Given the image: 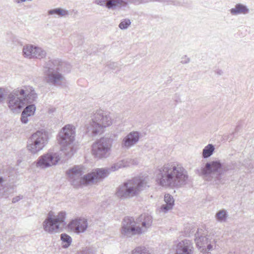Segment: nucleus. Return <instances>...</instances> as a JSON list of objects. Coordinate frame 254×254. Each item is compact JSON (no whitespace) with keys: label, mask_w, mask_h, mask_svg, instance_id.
Listing matches in <instances>:
<instances>
[{"label":"nucleus","mask_w":254,"mask_h":254,"mask_svg":"<svg viewBox=\"0 0 254 254\" xmlns=\"http://www.w3.org/2000/svg\"><path fill=\"white\" fill-rule=\"evenodd\" d=\"M61 239L64 244L63 247L64 248H68L72 242L71 237L65 233L61 235Z\"/></svg>","instance_id":"27"},{"label":"nucleus","mask_w":254,"mask_h":254,"mask_svg":"<svg viewBox=\"0 0 254 254\" xmlns=\"http://www.w3.org/2000/svg\"><path fill=\"white\" fill-rule=\"evenodd\" d=\"M157 184L165 188H179L188 183L189 175L183 165L169 162L158 167L155 172Z\"/></svg>","instance_id":"1"},{"label":"nucleus","mask_w":254,"mask_h":254,"mask_svg":"<svg viewBox=\"0 0 254 254\" xmlns=\"http://www.w3.org/2000/svg\"><path fill=\"white\" fill-rule=\"evenodd\" d=\"M112 146L111 139L102 137L93 143L91 149L92 154L96 158H106L110 154Z\"/></svg>","instance_id":"11"},{"label":"nucleus","mask_w":254,"mask_h":254,"mask_svg":"<svg viewBox=\"0 0 254 254\" xmlns=\"http://www.w3.org/2000/svg\"><path fill=\"white\" fill-rule=\"evenodd\" d=\"M153 1H159L161 2H164L165 1V0H140V1H139V2H140L141 4L148 3Z\"/></svg>","instance_id":"37"},{"label":"nucleus","mask_w":254,"mask_h":254,"mask_svg":"<svg viewBox=\"0 0 254 254\" xmlns=\"http://www.w3.org/2000/svg\"><path fill=\"white\" fill-rule=\"evenodd\" d=\"M48 133L44 130H38L28 139L27 148L31 154H35L43 150L48 144Z\"/></svg>","instance_id":"9"},{"label":"nucleus","mask_w":254,"mask_h":254,"mask_svg":"<svg viewBox=\"0 0 254 254\" xmlns=\"http://www.w3.org/2000/svg\"><path fill=\"white\" fill-rule=\"evenodd\" d=\"M48 14L53 15L55 17H65L69 14V11L62 8H56L48 10Z\"/></svg>","instance_id":"24"},{"label":"nucleus","mask_w":254,"mask_h":254,"mask_svg":"<svg viewBox=\"0 0 254 254\" xmlns=\"http://www.w3.org/2000/svg\"><path fill=\"white\" fill-rule=\"evenodd\" d=\"M37 98L34 88L30 86H23L10 92L7 96V104L13 112L21 109L26 105L34 103Z\"/></svg>","instance_id":"3"},{"label":"nucleus","mask_w":254,"mask_h":254,"mask_svg":"<svg viewBox=\"0 0 254 254\" xmlns=\"http://www.w3.org/2000/svg\"><path fill=\"white\" fill-rule=\"evenodd\" d=\"M6 180L2 177H0V197L7 198L13 193V188L6 183Z\"/></svg>","instance_id":"20"},{"label":"nucleus","mask_w":254,"mask_h":254,"mask_svg":"<svg viewBox=\"0 0 254 254\" xmlns=\"http://www.w3.org/2000/svg\"><path fill=\"white\" fill-rule=\"evenodd\" d=\"M132 162L133 160L129 158L124 159L118 162L121 168L129 166Z\"/></svg>","instance_id":"29"},{"label":"nucleus","mask_w":254,"mask_h":254,"mask_svg":"<svg viewBox=\"0 0 254 254\" xmlns=\"http://www.w3.org/2000/svg\"><path fill=\"white\" fill-rule=\"evenodd\" d=\"M75 127L72 125L64 126L59 132L57 140L61 146L59 151L65 158H70L76 151L74 146Z\"/></svg>","instance_id":"5"},{"label":"nucleus","mask_w":254,"mask_h":254,"mask_svg":"<svg viewBox=\"0 0 254 254\" xmlns=\"http://www.w3.org/2000/svg\"><path fill=\"white\" fill-rule=\"evenodd\" d=\"M229 254H232L231 253H229Z\"/></svg>","instance_id":"44"},{"label":"nucleus","mask_w":254,"mask_h":254,"mask_svg":"<svg viewBox=\"0 0 254 254\" xmlns=\"http://www.w3.org/2000/svg\"><path fill=\"white\" fill-rule=\"evenodd\" d=\"M113 120L108 113L101 110H97L91 116V121L87 127V133L91 136L102 133L105 128L112 125Z\"/></svg>","instance_id":"6"},{"label":"nucleus","mask_w":254,"mask_h":254,"mask_svg":"<svg viewBox=\"0 0 254 254\" xmlns=\"http://www.w3.org/2000/svg\"><path fill=\"white\" fill-rule=\"evenodd\" d=\"M29 116L26 114L23 115V113L22 112L21 115V121L24 124H27L28 122V117Z\"/></svg>","instance_id":"36"},{"label":"nucleus","mask_w":254,"mask_h":254,"mask_svg":"<svg viewBox=\"0 0 254 254\" xmlns=\"http://www.w3.org/2000/svg\"><path fill=\"white\" fill-rule=\"evenodd\" d=\"M230 13L233 15L239 14H247L250 12V9L245 5L242 3H237L234 8L230 10Z\"/></svg>","instance_id":"22"},{"label":"nucleus","mask_w":254,"mask_h":254,"mask_svg":"<svg viewBox=\"0 0 254 254\" xmlns=\"http://www.w3.org/2000/svg\"><path fill=\"white\" fill-rule=\"evenodd\" d=\"M66 213L61 211L58 215H54V212L50 211L43 222L44 231L50 234H55L60 232L65 225Z\"/></svg>","instance_id":"8"},{"label":"nucleus","mask_w":254,"mask_h":254,"mask_svg":"<svg viewBox=\"0 0 254 254\" xmlns=\"http://www.w3.org/2000/svg\"><path fill=\"white\" fill-rule=\"evenodd\" d=\"M216 240L213 239L212 241L209 240L208 243L207 244V250L212 251L214 248H216Z\"/></svg>","instance_id":"34"},{"label":"nucleus","mask_w":254,"mask_h":254,"mask_svg":"<svg viewBox=\"0 0 254 254\" xmlns=\"http://www.w3.org/2000/svg\"><path fill=\"white\" fill-rule=\"evenodd\" d=\"M77 254H93V252L90 248H85L81 251H79Z\"/></svg>","instance_id":"35"},{"label":"nucleus","mask_w":254,"mask_h":254,"mask_svg":"<svg viewBox=\"0 0 254 254\" xmlns=\"http://www.w3.org/2000/svg\"><path fill=\"white\" fill-rule=\"evenodd\" d=\"M140 134L138 131H132L124 136L121 142L123 149L128 150L134 146L139 142Z\"/></svg>","instance_id":"15"},{"label":"nucleus","mask_w":254,"mask_h":254,"mask_svg":"<svg viewBox=\"0 0 254 254\" xmlns=\"http://www.w3.org/2000/svg\"><path fill=\"white\" fill-rule=\"evenodd\" d=\"M215 150V147L212 144H208L202 150V156L203 158H207L211 156Z\"/></svg>","instance_id":"25"},{"label":"nucleus","mask_w":254,"mask_h":254,"mask_svg":"<svg viewBox=\"0 0 254 254\" xmlns=\"http://www.w3.org/2000/svg\"><path fill=\"white\" fill-rule=\"evenodd\" d=\"M121 233L125 236L130 237L133 235L143 233V231L139 226H136L133 218L127 217L122 222Z\"/></svg>","instance_id":"13"},{"label":"nucleus","mask_w":254,"mask_h":254,"mask_svg":"<svg viewBox=\"0 0 254 254\" xmlns=\"http://www.w3.org/2000/svg\"><path fill=\"white\" fill-rule=\"evenodd\" d=\"M23 56L29 59H42L47 55V52L42 48L32 44H28L23 46L22 49Z\"/></svg>","instance_id":"14"},{"label":"nucleus","mask_w":254,"mask_h":254,"mask_svg":"<svg viewBox=\"0 0 254 254\" xmlns=\"http://www.w3.org/2000/svg\"><path fill=\"white\" fill-rule=\"evenodd\" d=\"M215 73L219 76L222 75L223 74V71L219 68H217L215 71Z\"/></svg>","instance_id":"40"},{"label":"nucleus","mask_w":254,"mask_h":254,"mask_svg":"<svg viewBox=\"0 0 254 254\" xmlns=\"http://www.w3.org/2000/svg\"><path fill=\"white\" fill-rule=\"evenodd\" d=\"M230 169L228 165L222 164L219 160H215L206 163L201 168V173L205 177L214 176L215 181H220L222 175Z\"/></svg>","instance_id":"10"},{"label":"nucleus","mask_w":254,"mask_h":254,"mask_svg":"<svg viewBox=\"0 0 254 254\" xmlns=\"http://www.w3.org/2000/svg\"><path fill=\"white\" fill-rule=\"evenodd\" d=\"M87 227V219L83 217L73 219L68 224V229L72 232L77 234L85 232Z\"/></svg>","instance_id":"16"},{"label":"nucleus","mask_w":254,"mask_h":254,"mask_svg":"<svg viewBox=\"0 0 254 254\" xmlns=\"http://www.w3.org/2000/svg\"><path fill=\"white\" fill-rule=\"evenodd\" d=\"M29 104L23 110L22 113L23 115L26 114L29 116H31L34 115L35 112L36 107L33 103Z\"/></svg>","instance_id":"28"},{"label":"nucleus","mask_w":254,"mask_h":254,"mask_svg":"<svg viewBox=\"0 0 254 254\" xmlns=\"http://www.w3.org/2000/svg\"><path fill=\"white\" fill-rule=\"evenodd\" d=\"M193 246L190 241L183 240L179 243L177 246L176 254H193Z\"/></svg>","instance_id":"19"},{"label":"nucleus","mask_w":254,"mask_h":254,"mask_svg":"<svg viewBox=\"0 0 254 254\" xmlns=\"http://www.w3.org/2000/svg\"><path fill=\"white\" fill-rule=\"evenodd\" d=\"M190 62V59L187 56H184L182 58V61L181 63L183 64H186Z\"/></svg>","instance_id":"38"},{"label":"nucleus","mask_w":254,"mask_h":254,"mask_svg":"<svg viewBox=\"0 0 254 254\" xmlns=\"http://www.w3.org/2000/svg\"><path fill=\"white\" fill-rule=\"evenodd\" d=\"M139 220L141 222L142 227H140L144 233L149 228L152 223V217L147 214H143L140 215Z\"/></svg>","instance_id":"23"},{"label":"nucleus","mask_w":254,"mask_h":254,"mask_svg":"<svg viewBox=\"0 0 254 254\" xmlns=\"http://www.w3.org/2000/svg\"><path fill=\"white\" fill-rule=\"evenodd\" d=\"M7 89L4 88H0V103L3 101L7 94Z\"/></svg>","instance_id":"33"},{"label":"nucleus","mask_w":254,"mask_h":254,"mask_svg":"<svg viewBox=\"0 0 254 254\" xmlns=\"http://www.w3.org/2000/svg\"><path fill=\"white\" fill-rule=\"evenodd\" d=\"M67 159L65 156L60 152H50L40 156L35 162L37 168L42 169H46L53 165H56L61 159Z\"/></svg>","instance_id":"12"},{"label":"nucleus","mask_w":254,"mask_h":254,"mask_svg":"<svg viewBox=\"0 0 254 254\" xmlns=\"http://www.w3.org/2000/svg\"><path fill=\"white\" fill-rule=\"evenodd\" d=\"M121 167L117 162L109 168H97L95 169L97 182L102 181L111 173L117 171Z\"/></svg>","instance_id":"17"},{"label":"nucleus","mask_w":254,"mask_h":254,"mask_svg":"<svg viewBox=\"0 0 254 254\" xmlns=\"http://www.w3.org/2000/svg\"><path fill=\"white\" fill-rule=\"evenodd\" d=\"M131 22L129 19H125L120 23L119 27L121 29H126L130 25Z\"/></svg>","instance_id":"30"},{"label":"nucleus","mask_w":254,"mask_h":254,"mask_svg":"<svg viewBox=\"0 0 254 254\" xmlns=\"http://www.w3.org/2000/svg\"><path fill=\"white\" fill-rule=\"evenodd\" d=\"M139 1H140V0H131L130 1L135 4H140V2H139Z\"/></svg>","instance_id":"41"},{"label":"nucleus","mask_w":254,"mask_h":254,"mask_svg":"<svg viewBox=\"0 0 254 254\" xmlns=\"http://www.w3.org/2000/svg\"><path fill=\"white\" fill-rule=\"evenodd\" d=\"M149 187L146 179L135 177L124 182L117 189L116 195L122 199L132 198Z\"/></svg>","instance_id":"4"},{"label":"nucleus","mask_w":254,"mask_h":254,"mask_svg":"<svg viewBox=\"0 0 254 254\" xmlns=\"http://www.w3.org/2000/svg\"><path fill=\"white\" fill-rule=\"evenodd\" d=\"M228 217V215L226 210L225 209H222L218 211L215 215L216 220L219 222H225L227 220Z\"/></svg>","instance_id":"26"},{"label":"nucleus","mask_w":254,"mask_h":254,"mask_svg":"<svg viewBox=\"0 0 254 254\" xmlns=\"http://www.w3.org/2000/svg\"><path fill=\"white\" fill-rule=\"evenodd\" d=\"M55 110H56V109L54 108H50L48 110V113L50 114L54 113L55 111Z\"/></svg>","instance_id":"43"},{"label":"nucleus","mask_w":254,"mask_h":254,"mask_svg":"<svg viewBox=\"0 0 254 254\" xmlns=\"http://www.w3.org/2000/svg\"><path fill=\"white\" fill-rule=\"evenodd\" d=\"M23 198L22 195H18L16 197H14L12 199V203H15L16 202H18L19 200L22 199Z\"/></svg>","instance_id":"39"},{"label":"nucleus","mask_w":254,"mask_h":254,"mask_svg":"<svg viewBox=\"0 0 254 254\" xmlns=\"http://www.w3.org/2000/svg\"><path fill=\"white\" fill-rule=\"evenodd\" d=\"M164 202L165 203L171 205L173 206L174 205V199L173 197L170 194H165L164 195Z\"/></svg>","instance_id":"31"},{"label":"nucleus","mask_w":254,"mask_h":254,"mask_svg":"<svg viewBox=\"0 0 254 254\" xmlns=\"http://www.w3.org/2000/svg\"><path fill=\"white\" fill-rule=\"evenodd\" d=\"M66 174L71 185L75 188L98 183L95 170L82 177L81 176L83 174L82 168L77 166L69 169L66 172Z\"/></svg>","instance_id":"7"},{"label":"nucleus","mask_w":254,"mask_h":254,"mask_svg":"<svg viewBox=\"0 0 254 254\" xmlns=\"http://www.w3.org/2000/svg\"><path fill=\"white\" fill-rule=\"evenodd\" d=\"M202 251H203L202 252V254H210V253L208 251H207L206 249H202Z\"/></svg>","instance_id":"42"},{"label":"nucleus","mask_w":254,"mask_h":254,"mask_svg":"<svg viewBox=\"0 0 254 254\" xmlns=\"http://www.w3.org/2000/svg\"><path fill=\"white\" fill-rule=\"evenodd\" d=\"M173 206H171V205H169L168 204L165 203V204H162L160 207L159 211L160 212L166 213L169 210L172 209L173 208Z\"/></svg>","instance_id":"32"},{"label":"nucleus","mask_w":254,"mask_h":254,"mask_svg":"<svg viewBox=\"0 0 254 254\" xmlns=\"http://www.w3.org/2000/svg\"><path fill=\"white\" fill-rule=\"evenodd\" d=\"M195 242L196 246L199 248L204 246L205 244H207L209 239L206 237V232L202 229H198L197 232L195 234Z\"/></svg>","instance_id":"21"},{"label":"nucleus","mask_w":254,"mask_h":254,"mask_svg":"<svg viewBox=\"0 0 254 254\" xmlns=\"http://www.w3.org/2000/svg\"><path fill=\"white\" fill-rule=\"evenodd\" d=\"M70 65L59 59H53L46 62L43 67L45 82L55 86H61L65 83L64 72H68Z\"/></svg>","instance_id":"2"},{"label":"nucleus","mask_w":254,"mask_h":254,"mask_svg":"<svg viewBox=\"0 0 254 254\" xmlns=\"http://www.w3.org/2000/svg\"><path fill=\"white\" fill-rule=\"evenodd\" d=\"M95 3L113 10L121 8L122 6H126L127 4V2L124 0H96Z\"/></svg>","instance_id":"18"}]
</instances>
